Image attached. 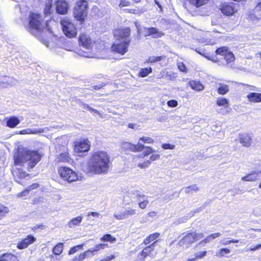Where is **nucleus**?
<instances>
[{
  "mask_svg": "<svg viewBox=\"0 0 261 261\" xmlns=\"http://www.w3.org/2000/svg\"><path fill=\"white\" fill-rule=\"evenodd\" d=\"M149 202V201L147 199L143 200L142 201H140L138 202V205L140 208L141 209H145L148 203Z\"/></svg>",
  "mask_w": 261,
  "mask_h": 261,
  "instance_id": "nucleus-55",
  "label": "nucleus"
},
{
  "mask_svg": "<svg viewBox=\"0 0 261 261\" xmlns=\"http://www.w3.org/2000/svg\"><path fill=\"white\" fill-rule=\"evenodd\" d=\"M151 72L152 68L151 67L142 68L139 72V76L142 77H146Z\"/></svg>",
  "mask_w": 261,
  "mask_h": 261,
  "instance_id": "nucleus-39",
  "label": "nucleus"
},
{
  "mask_svg": "<svg viewBox=\"0 0 261 261\" xmlns=\"http://www.w3.org/2000/svg\"><path fill=\"white\" fill-rule=\"evenodd\" d=\"M130 30L129 28H125L123 29H117L114 32V35L117 40L119 42H124L127 39L129 40L130 43V39L129 38Z\"/></svg>",
  "mask_w": 261,
  "mask_h": 261,
  "instance_id": "nucleus-7",
  "label": "nucleus"
},
{
  "mask_svg": "<svg viewBox=\"0 0 261 261\" xmlns=\"http://www.w3.org/2000/svg\"><path fill=\"white\" fill-rule=\"evenodd\" d=\"M44 27L42 22V17L40 15L32 13L29 17L28 31H41Z\"/></svg>",
  "mask_w": 261,
  "mask_h": 261,
  "instance_id": "nucleus-5",
  "label": "nucleus"
},
{
  "mask_svg": "<svg viewBox=\"0 0 261 261\" xmlns=\"http://www.w3.org/2000/svg\"><path fill=\"white\" fill-rule=\"evenodd\" d=\"M63 244L59 243L57 244L53 248V252L56 255H59L63 252Z\"/></svg>",
  "mask_w": 261,
  "mask_h": 261,
  "instance_id": "nucleus-36",
  "label": "nucleus"
},
{
  "mask_svg": "<svg viewBox=\"0 0 261 261\" xmlns=\"http://www.w3.org/2000/svg\"><path fill=\"white\" fill-rule=\"evenodd\" d=\"M101 241L105 242H110L114 243L116 241V239L110 234H106L101 238Z\"/></svg>",
  "mask_w": 261,
  "mask_h": 261,
  "instance_id": "nucleus-40",
  "label": "nucleus"
},
{
  "mask_svg": "<svg viewBox=\"0 0 261 261\" xmlns=\"http://www.w3.org/2000/svg\"><path fill=\"white\" fill-rule=\"evenodd\" d=\"M90 147V142L88 140L77 142L74 146V150L77 153H84L87 152Z\"/></svg>",
  "mask_w": 261,
  "mask_h": 261,
  "instance_id": "nucleus-13",
  "label": "nucleus"
},
{
  "mask_svg": "<svg viewBox=\"0 0 261 261\" xmlns=\"http://www.w3.org/2000/svg\"><path fill=\"white\" fill-rule=\"evenodd\" d=\"M136 214V210L130 207H128L124 210L120 212H116L114 214V217L117 220L127 219L129 216Z\"/></svg>",
  "mask_w": 261,
  "mask_h": 261,
  "instance_id": "nucleus-9",
  "label": "nucleus"
},
{
  "mask_svg": "<svg viewBox=\"0 0 261 261\" xmlns=\"http://www.w3.org/2000/svg\"><path fill=\"white\" fill-rule=\"evenodd\" d=\"M155 241L152 243L148 245L144 248L137 256V261H144L145 258L148 256H151L152 251L154 250L156 242Z\"/></svg>",
  "mask_w": 261,
  "mask_h": 261,
  "instance_id": "nucleus-8",
  "label": "nucleus"
},
{
  "mask_svg": "<svg viewBox=\"0 0 261 261\" xmlns=\"http://www.w3.org/2000/svg\"><path fill=\"white\" fill-rule=\"evenodd\" d=\"M254 15L257 19H260V16H261V2L257 4L254 9Z\"/></svg>",
  "mask_w": 261,
  "mask_h": 261,
  "instance_id": "nucleus-43",
  "label": "nucleus"
},
{
  "mask_svg": "<svg viewBox=\"0 0 261 261\" xmlns=\"http://www.w3.org/2000/svg\"><path fill=\"white\" fill-rule=\"evenodd\" d=\"M115 258V255H111V256H106L105 257H104L103 258H102L101 260H100V261H109V260H112L114 258Z\"/></svg>",
  "mask_w": 261,
  "mask_h": 261,
  "instance_id": "nucleus-63",
  "label": "nucleus"
},
{
  "mask_svg": "<svg viewBox=\"0 0 261 261\" xmlns=\"http://www.w3.org/2000/svg\"><path fill=\"white\" fill-rule=\"evenodd\" d=\"M192 236L194 238V241L199 240L203 237L202 233H196L195 232H191Z\"/></svg>",
  "mask_w": 261,
  "mask_h": 261,
  "instance_id": "nucleus-53",
  "label": "nucleus"
},
{
  "mask_svg": "<svg viewBox=\"0 0 261 261\" xmlns=\"http://www.w3.org/2000/svg\"><path fill=\"white\" fill-rule=\"evenodd\" d=\"M108 244H99L98 245H96L94 248H91L88 250V252H89V254L90 256L92 255V253L94 252L98 251L100 250V249H105L106 247H108Z\"/></svg>",
  "mask_w": 261,
  "mask_h": 261,
  "instance_id": "nucleus-30",
  "label": "nucleus"
},
{
  "mask_svg": "<svg viewBox=\"0 0 261 261\" xmlns=\"http://www.w3.org/2000/svg\"><path fill=\"white\" fill-rule=\"evenodd\" d=\"M182 190H184L186 193L189 194L198 191L199 188H198L196 185H192L188 187L183 188Z\"/></svg>",
  "mask_w": 261,
  "mask_h": 261,
  "instance_id": "nucleus-34",
  "label": "nucleus"
},
{
  "mask_svg": "<svg viewBox=\"0 0 261 261\" xmlns=\"http://www.w3.org/2000/svg\"><path fill=\"white\" fill-rule=\"evenodd\" d=\"M90 256L89 252L87 251L84 252L83 253L80 254L79 256H76L73 258V261H81L87 257Z\"/></svg>",
  "mask_w": 261,
  "mask_h": 261,
  "instance_id": "nucleus-38",
  "label": "nucleus"
},
{
  "mask_svg": "<svg viewBox=\"0 0 261 261\" xmlns=\"http://www.w3.org/2000/svg\"><path fill=\"white\" fill-rule=\"evenodd\" d=\"M160 236V233L155 232L150 234L148 237L145 238L143 241V244L145 245H150V244L154 241Z\"/></svg>",
  "mask_w": 261,
  "mask_h": 261,
  "instance_id": "nucleus-27",
  "label": "nucleus"
},
{
  "mask_svg": "<svg viewBox=\"0 0 261 261\" xmlns=\"http://www.w3.org/2000/svg\"><path fill=\"white\" fill-rule=\"evenodd\" d=\"M223 58L218 61V64L221 65H227L233 62L234 60V55L231 51H228L226 55L223 56Z\"/></svg>",
  "mask_w": 261,
  "mask_h": 261,
  "instance_id": "nucleus-18",
  "label": "nucleus"
},
{
  "mask_svg": "<svg viewBox=\"0 0 261 261\" xmlns=\"http://www.w3.org/2000/svg\"><path fill=\"white\" fill-rule=\"evenodd\" d=\"M222 13L227 16L233 15L236 11L237 9L234 8L233 3L224 4L221 8Z\"/></svg>",
  "mask_w": 261,
  "mask_h": 261,
  "instance_id": "nucleus-17",
  "label": "nucleus"
},
{
  "mask_svg": "<svg viewBox=\"0 0 261 261\" xmlns=\"http://www.w3.org/2000/svg\"><path fill=\"white\" fill-rule=\"evenodd\" d=\"M130 3L126 0H120L119 7H127L129 6Z\"/></svg>",
  "mask_w": 261,
  "mask_h": 261,
  "instance_id": "nucleus-61",
  "label": "nucleus"
},
{
  "mask_svg": "<svg viewBox=\"0 0 261 261\" xmlns=\"http://www.w3.org/2000/svg\"><path fill=\"white\" fill-rule=\"evenodd\" d=\"M229 86L226 85L220 84L218 88V92L221 95H224L229 91Z\"/></svg>",
  "mask_w": 261,
  "mask_h": 261,
  "instance_id": "nucleus-37",
  "label": "nucleus"
},
{
  "mask_svg": "<svg viewBox=\"0 0 261 261\" xmlns=\"http://www.w3.org/2000/svg\"><path fill=\"white\" fill-rule=\"evenodd\" d=\"M167 105L169 107L174 108L178 105V102L176 100L172 99L167 101Z\"/></svg>",
  "mask_w": 261,
  "mask_h": 261,
  "instance_id": "nucleus-58",
  "label": "nucleus"
},
{
  "mask_svg": "<svg viewBox=\"0 0 261 261\" xmlns=\"http://www.w3.org/2000/svg\"><path fill=\"white\" fill-rule=\"evenodd\" d=\"M3 261H18L17 257L11 253H6L3 254Z\"/></svg>",
  "mask_w": 261,
  "mask_h": 261,
  "instance_id": "nucleus-31",
  "label": "nucleus"
},
{
  "mask_svg": "<svg viewBox=\"0 0 261 261\" xmlns=\"http://www.w3.org/2000/svg\"><path fill=\"white\" fill-rule=\"evenodd\" d=\"M201 210V208L200 207V208H197L194 212L192 211L191 212H192V214L191 215V216H187V218L185 220H182L183 218H181V219L178 220H177V224H180V223H182L185 222L188 219H189L190 217H191L192 216H193L194 213H198V212H200Z\"/></svg>",
  "mask_w": 261,
  "mask_h": 261,
  "instance_id": "nucleus-50",
  "label": "nucleus"
},
{
  "mask_svg": "<svg viewBox=\"0 0 261 261\" xmlns=\"http://www.w3.org/2000/svg\"><path fill=\"white\" fill-rule=\"evenodd\" d=\"M52 1L53 0H48L46 4V6L44 10V12L46 16L49 15L50 13V10L52 8Z\"/></svg>",
  "mask_w": 261,
  "mask_h": 261,
  "instance_id": "nucleus-44",
  "label": "nucleus"
},
{
  "mask_svg": "<svg viewBox=\"0 0 261 261\" xmlns=\"http://www.w3.org/2000/svg\"><path fill=\"white\" fill-rule=\"evenodd\" d=\"M79 41L80 45L85 49H90L92 48L93 42L88 35L85 34L80 35Z\"/></svg>",
  "mask_w": 261,
  "mask_h": 261,
  "instance_id": "nucleus-11",
  "label": "nucleus"
},
{
  "mask_svg": "<svg viewBox=\"0 0 261 261\" xmlns=\"http://www.w3.org/2000/svg\"><path fill=\"white\" fill-rule=\"evenodd\" d=\"M261 173V171H252L250 173L246 175L245 176L242 177V180L247 181H254L258 179L259 177V174Z\"/></svg>",
  "mask_w": 261,
  "mask_h": 261,
  "instance_id": "nucleus-20",
  "label": "nucleus"
},
{
  "mask_svg": "<svg viewBox=\"0 0 261 261\" xmlns=\"http://www.w3.org/2000/svg\"><path fill=\"white\" fill-rule=\"evenodd\" d=\"M189 85L192 89L197 91H202L204 89V86L199 81L192 80L189 82Z\"/></svg>",
  "mask_w": 261,
  "mask_h": 261,
  "instance_id": "nucleus-23",
  "label": "nucleus"
},
{
  "mask_svg": "<svg viewBox=\"0 0 261 261\" xmlns=\"http://www.w3.org/2000/svg\"><path fill=\"white\" fill-rule=\"evenodd\" d=\"M206 251H202L195 253L194 256L196 258H202L206 255Z\"/></svg>",
  "mask_w": 261,
  "mask_h": 261,
  "instance_id": "nucleus-56",
  "label": "nucleus"
},
{
  "mask_svg": "<svg viewBox=\"0 0 261 261\" xmlns=\"http://www.w3.org/2000/svg\"><path fill=\"white\" fill-rule=\"evenodd\" d=\"M161 77L166 79L167 80L173 81L175 76L174 73L169 72H165L164 71L160 73Z\"/></svg>",
  "mask_w": 261,
  "mask_h": 261,
  "instance_id": "nucleus-33",
  "label": "nucleus"
},
{
  "mask_svg": "<svg viewBox=\"0 0 261 261\" xmlns=\"http://www.w3.org/2000/svg\"><path fill=\"white\" fill-rule=\"evenodd\" d=\"M229 51L228 50V47L226 46H222L217 48L216 50V53L217 55H220L222 56L226 55Z\"/></svg>",
  "mask_w": 261,
  "mask_h": 261,
  "instance_id": "nucleus-42",
  "label": "nucleus"
},
{
  "mask_svg": "<svg viewBox=\"0 0 261 261\" xmlns=\"http://www.w3.org/2000/svg\"><path fill=\"white\" fill-rule=\"evenodd\" d=\"M82 217L78 216L75 218L71 220L68 223V226L69 227L71 228L74 226L79 225L80 223L82 222Z\"/></svg>",
  "mask_w": 261,
  "mask_h": 261,
  "instance_id": "nucleus-32",
  "label": "nucleus"
},
{
  "mask_svg": "<svg viewBox=\"0 0 261 261\" xmlns=\"http://www.w3.org/2000/svg\"><path fill=\"white\" fill-rule=\"evenodd\" d=\"M82 247H83L82 245H79L77 246H74V247L71 248L69 250V251L68 252V254L69 255H71V254L75 253L79 249L82 248Z\"/></svg>",
  "mask_w": 261,
  "mask_h": 261,
  "instance_id": "nucleus-52",
  "label": "nucleus"
},
{
  "mask_svg": "<svg viewBox=\"0 0 261 261\" xmlns=\"http://www.w3.org/2000/svg\"><path fill=\"white\" fill-rule=\"evenodd\" d=\"M110 156L107 152L99 151L93 154L88 163L89 172L96 174H106L110 167Z\"/></svg>",
  "mask_w": 261,
  "mask_h": 261,
  "instance_id": "nucleus-1",
  "label": "nucleus"
},
{
  "mask_svg": "<svg viewBox=\"0 0 261 261\" xmlns=\"http://www.w3.org/2000/svg\"><path fill=\"white\" fill-rule=\"evenodd\" d=\"M261 248V244H258L254 247H250L249 248H248L247 249V251L248 250H250V251H255L256 250H258V249H259Z\"/></svg>",
  "mask_w": 261,
  "mask_h": 261,
  "instance_id": "nucleus-64",
  "label": "nucleus"
},
{
  "mask_svg": "<svg viewBox=\"0 0 261 261\" xmlns=\"http://www.w3.org/2000/svg\"><path fill=\"white\" fill-rule=\"evenodd\" d=\"M80 106L83 109H86L91 112H94L97 113L98 114H99V112L97 110L90 107L86 103L82 102Z\"/></svg>",
  "mask_w": 261,
  "mask_h": 261,
  "instance_id": "nucleus-47",
  "label": "nucleus"
},
{
  "mask_svg": "<svg viewBox=\"0 0 261 261\" xmlns=\"http://www.w3.org/2000/svg\"><path fill=\"white\" fill-rule=\"evenodd\" d=\"M41 158L42 155L38 151L26 148L23 149L21 151H18L14 156L15 164L22 165L28 171L35 167Z\"/></svg>",
  "mask_w": 261,
  "mask_h": 261,
  "instance_id": "nucleus-2",
  "label": "nucleus"
},
{
  "mask_svg": "<svg viewBox=\"0 0 261 261\" xmlns=\"http://www.w3.org/2000/svg\"><path fill=\"white\" fill-rule=\"evenodd\" d=\"M36 239L32 235H28L25 238L22 240L17 245V247L19 249L26 248L29 245L33 244Z\"/></svg>",
  "mask_w": 261,
  "mask_h": 261,
  "instance_id": "nucleus-16",
  "label": "nucleus"
},
{
  "mask_svg": "<svg viewBox=\"0 0 261 261\" xmlns=\"http://www.w3.org/2000/svg\"><path fill=\"white\" fill-rule=\"evenodd\" d=\"M165 58L164 56H152L150 57L148 60V62L150 63H155L158 61H160L163 59Z\"/></svg>",
  "mask_w": 261,
  "mask_h": 261,
  "instance_id": "nucleus-48",
  "label": "nucleus"
},
{
  "mask_svg": "<svg viewBox=\"0 0 261 261\" xmlns=\"http://www.w3.org/2000/svg\"><path fill=\"white\" fill-rule=\"evenodd\" d=\"M128 45L129 40L127 39L124 42H120L118 43L113 44L112 46V49L113 51L123 55L127 51Z\"/></svg>",
  "mask_w": 261,
  "mask_h": 261,
  "instance_id": "nucleus-10",
  "label": "nucleus"
},
{
  "mask_svg": "<svg viewBox=\"0 0 261 261\" xmlns=\"http://www.w3.org/2000/svg\"><path fill=\"white\" fill-rule=\"evenodd\" d=\"M59 173L62 178L69 182L81 180L83 178L71 169L66 167L60 168L59 169Z\"/></svg>",
  "mask_w": 261,
  "mask_h": 261,
  "instance_id": "nucleus-4",
  "label": "nucleus"
},
{
  "mask_svg": "<svg viewBox=\"0 0 261 261\" xmlns=\"http://www.w3.org/2000/svg\"><path fill=\"white\" fill-rule=\"evenodd\" d=\"M249 101L252 102H261V93L251 92L247 96Z\"/></svg>",
  "mask_w": 261,
  "mask_h": 261,
  "instance_id": "nucleus-21",
  "label": "nucleus"
},
{
  "mask_svg": "<svg viewBox=\"0 0 261 261\" xmlns=\"http://www.w3.org/2000/svg\"><path fill=\"white\" fill-rule=\"evenodd\" d=\"M14 176H16L19 177V178H24L27 176H28V174L20 169H18L17 172H15V174H14Z\"/></svg>",
  "mask_w": 261,
  "mask_h": 261,
  "instance_id": "nucleus-45",
  "label": "nucleus"
},
{
  "mask_svg": "<svg viewBox=\"0 0 261 261\" xmlns=\"http://www.w3.org/2000/svg\"><path fill=\"white\" fill-rule=\"evenodd\" d=\"M131 198L136 199L137 200H140V198H144L145 195L141 194L138 190H132L129 192Z\"/></svg>",
  "mask_w": 261,
  "mask_h": 261,
  "instance_id": "nucleus-28",
  "label": "nucleus"
},
{
  "mask_svg": "<svg viewBox=\"0 0 261 261\" xmlns=\"http://www.w3.org/2000/svg\"><path fill=\"white\" fill-rule=\"evenodd\" d=\"M56 10L57 13L64 15L67 13L68 5L64 0H57L56 3Z\"/></svg>",
  "mask_w": 261,
  "mask_h": 261,
  "instance_id": "nucleus-14",
  "label": "nucleus"
},
{
  "mask_svg": "<svg viewBox=\"0 0 261 261\" xmlns=\"http://www.w3.org/2000/svg\"><path fill=\"white\" fill-rule=\"evenodd\" d=\"M162 147L164 149H173L175 148V145L169 143L163 144Z\"/></svg>",
  "mask_w": 261,
  "mask_h": 261,
  "instance_id": "nucleus-59",
  "label": "nucleus"
},
{
  "mask_svg": "<svg viewBox=\"0 0 261 261\" xmlns=\"http://www.w3.org/2000/svg\"><path fill=\"white\" fill-rule=\"evenodd\" d=\"M239 140L240 143L245 147H249L252 142L250 136L247 134L240 135Z\"/></svg>",
  "mask_w": 261,
  "mask_h": 261,
  "instance_id": "nucleus-19",
  "label": "nucleus"
},
{
  "mask_svg": "<svg viewBox=\"0 0 261 261\" xmlns=\"http://www.w3.org/2000/svg\"><path fill=\"white\" fill-rule=\"evenodd\" d=\"M150 163V161L149 160H147L146 161H145L143 163H139L138 165V166L140 168L143 169L149 167Z\"/></svg>",
  "mask_w": 261,
  "mask_h": 261,
  "instance_id": "nucleus-57",
  "label": "nucleus"
},
{
  "mask_svg": "<svg viewBox=\"0 0 261 261\" xmlns=\"http://www.w3.org/2000/svg\"><path fill=\"white\" fill-rule=\"evenodd\" d=\"M149 29L151 36H152L153 38H159L164 35L163 33L159 32L155 28L151 27Z\"/></svg>",
  "mask_w": 261,
  "mask_h": 261,
  "instance_id": "nucleus-35",
  "label": "nucleus"
},
{
  "mask_svg": "<svg viewBox=\"0 0 261 261\" xmlns=\"http://www.w3.org/2000/svg\"><path fill=\"white\" fill-rule=\"evenodd\" d=\"M20 123L19 119L15 116L9 118L7 121V126L10 128L16 127Z\"/></svg>",
  "mask_w": 261,
  "mask_h": 261,
  "instance_id": "nucleus-25",
  "label": "nucleus"
},
{
  "mask_svg": "<svg viewBox=\"0 0 261 261\" xmlns=\"http://www.w3.org/2000/svg\"><path fill=\"white\" fill-rule=\"evenodd\" d=\"M178 67L180 71L184 72H187V67L182 62L178 63Z\"/></svg>",
  "mask_w": 261,
  "mask_h": 261,
  "instance_id": "nucleus-60",
  "label": "nucleus"
},
{
  "mask_svg": "<svg viewBox=\"0 0 261 261\" xmlns=\"http://www.w3.org/2000/svg\"><path fill=\"white\" fill-rule=\"evenodd\" d=\"M9 212V208L4 206L3 205H0V219L5 217L6 214Z\"/></svg>",
  "mask_w": 261,
  "mask_h": 261,
  "instance_id": "nucleus-46",
  "label": "nucleus"
},
{
  "mask_svg": "<svg viewBox=\"0 0 261 261\" xmlns=\"http://www.w3.org/2000/svg\"><path fill=\"white\" fill-rule=\"evenodd\" d=\"M139 140L142 141L145 143H149L151 144L153 143L154 141L153 140L148 137H143L140 138Z\"/></svg>",
  "mask_w": 261,
  "mask_h": 261,
  "instance_id": "nucleus-51",
  "label": "nucleus"
},
{
  "mask_svg": "<svg viewBox=\"0 0 261 261\" xmlns=\"http://www.w3.org/2000/svg\"><path fill=\"white\" fill-rule=\"evenodd\" d=\"M70 158L69 157V154L64 152L60 153L56 157L55 159V161L57 163H61V162H69Z\"/></svg>",
  "mask_w": 261,
  "mask_h": 261,
  "instance_id": "nucleus-22",
  "label": "nucleus"
},
{
  "mask_svg": "<svg viewBox=\"0 0 261 261\" xmlns=\"http://www.w3.org/2000/svg\"><path fill=\"white\" fill-rule=\"evenodd\" d=\"M29 191L28 190V188H27L25 190H24L23 191L19 193L18 194V196L19 197H23V196H26L28 195L29 193Z\"/></svg>",
  "mask_w": 261,
  "mask_h": 261,
  "instance_id": "nucleus-62",
  "label": "nucleus"
},
{
  "mask_svg": "<svg viewBox=\"0 0 261 261\" xmlns=\"http://www.w3.org/2000/svg\"><path fill=\"white\" fill-rule=\"evenodd\" d=\"M88 3L85 0H82L76 3L74 7L73 14L77 20L83 22L87 14Z\"/></svg>",
  "mask_w": 261,
  "mask_h": 261,
  "instance_id": "nucleus-3",
  "label": "nucleus"
},
{
  "mask_svg": "<svg viewBox=\"0 0 261 261\" xmlns=\"http://www.w3.org/2000/svg\"><path fill=\"white\" fill-rule=\"evenodd\" d=\"M221 234L219 232L211 234L208 237H207L205 239L201 241L199 244L203 245V244L212 241L215 239L221 236Z\"/></svg>",
  "mask_w": 261,
  "mask_h": 261,
  "instance_id": "nucleus-26",
  "label": "nucleus"
},
{
  "mask_svg": "<svg viewBox=\"0 0 261 261\" xmlns=\"http://www.w3.org/2000/svg\"><path fill=\"white\" fill-rule=\"evenodd\" d=\"M191 5L197 8L206 5L208 0H187Z\"/></svg>",
  "mask_w": 261,
  "mask_h": 261,
  "instance_id": "nucleus-29",
  "label": "nucleus"
},
{
  "mask_svg": "<svg viewBox=\"0 0 261 261\" xmlns=\"http://www.w3.org/2000/svg\"><path fill=\"white\" fill-rule=\"evenodd\" d=\"M44 128H27L20 132V134H38L44 133Z\"/></svg>",
  "mask_w": 261,
  "mask_h": 261,
  "instance_id": "nucleus-24",
  "label": "nucleus"
},
{
  "mask_svg": "<svg viewBox=\"0 0 261 261\" xmlns=\"http://www.w3.org/2000/svg\"><path fill=\"white\" fill-rule=\"evenodd\" d=\"M216 103L218 106H224L225 108H227L228 106V100L227 99L225 98H220L218 99Z\"/></svg>",
  "mask_w": 261,
  "mask_h": 261,
  "instance_id": "nucleus-41",
  "label": "nucleus"
},
{
  "mask_svg": "<svg viewBox=\"0 0 261 261\" xmlns=\"http://www.w3.org/2000/svg\"><path fill=\"white\" fill-rule=\"evenodd\" d=\"M61 24L64 34L69 38L76 36L77 32L74 24L68 18H64L61 21Z\"/></svg>",
  "mask_w": 261,
  "mask_h": 261,
  "instance_id": "nucleus-6",
  "label": "nucleus"
},
{
  "mask_svg": "<svg viewBox=\"0 0 261 261\" xmlns=\"http://www.w3.org/2000/svg\"><path fill=\"white\" fill-rule=\"evenodd\" d=\"M230 252V250L228 248H222L217 252L216 255L218 256H223L224 254L229 253Z\"/></svg>",
  "mask_w": 261,
  "mask_h": 261,
  "instance_id": "nucleus-49",
  "label": "nucleus"
},
{
  "mask_svg": "<svg viewBox=\"0 0 261 261\" xmlns=\"http://www.w3.org/2000/svg\"><path fill=\"white\" fill-rule=\"evenodd\" d=\"M122 147L125 150H128L133 152H139L142 151L145 146L139 143L137 145L133 144L129 142H123L122 144Z\"/></svg>",
  "mask_w": 261,
  "mask_h": 261,
  "instance_id": "nucleus-12",
  "label": "nucleus"
},
{
  "mask_svg": "<svg viewBox=\"0 0 261 261\" xmlns=\"http://www.w3.org/2000/svg\"><path fill=\"white\" fill-rule=\"evenodd\" d=\"M146 148V150H145L143 152V154L144 155V156H147L149 154H150V153H152V152H155V151L154 150H153L151 147H147V146H145V148Z\"/></svg>",
  "mask_w": 261,
  "mask_h": 261,
  "instance_id": "nucleus-54",
  "label": "nucleus"
},
{
  "mask_svg": "<svg viewBox=\"0 0 261 261\" xmlns=\"http://www.w3.org/2000/svg\"><path fill=\"white\" fill-rule=\"evenodd\" d=\"M194 242V239L191 233H188L178 243V245L184 248H189L191 245Z\"/></svg>",
  "mask_w": 261,
  "mask_h": 261,
  "instance_id": "nucleus-15",
  "label": "nucleus"
}]
</instances>
